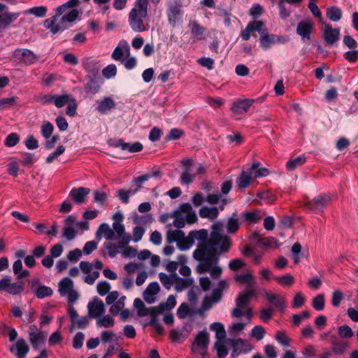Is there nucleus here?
I'll list each match as a JSON object with an SVG mask.
<instances>
[{
  "label": "nucleus",
  "instance_id": "1",
  "mask_svg": "<svg viewBox=\"0 0 358 358\" xmlns=\"http://www.w3.org/2000/svg\"><path fill=\"white\" fill-rule=\"evenodd\" d=\"M231 241L227 236L221 233V225L215 224L210 233L209 240L203 243H199L194 251L193 257L199 262L196 267L199 273L208 272L214 279H218L222 269L217 265L218 257L217 255V247L221 252H227L230 248Z\"/></svg>",
  "mask_w": 358,
  "mask_h": 358
},
{
  "label": "nucleus",
  "instance_id": "2",
  "mask_svg": "<svg viewBox=\"0 0 358 358\" xmlns=\"http://www.w3.org/2000/svg\"><path fill=\"white\" fill-rule=\"evenodd\" d=\"M148 0H136L134 7L128 16V22L131 29L135 32L147 31L149 24L145 22L148 16Z\"/></svg>",
  "mask_w": 358,
  "mask_h": 358
},
{
  "label": "nucleus",
  "instance_id": "3",
  "mask_svg": "<svg viewBox=\"0 0 358 358\" xmlns=\"http://www.w3.org/2000/svg\"><path fill=\"white\" fill-rule=\"evenodd\" d=\"M255 294V289L247 288L238 294L236 299V307L231 312L233 317L238 318L242 316H245L249 320L252 317L253 311L248 305Z\"/></svg>",
  "mask_w": 358,
  "mask_h": 358
},
{
  "label": "nucleus",
  "instance_id": "4",
  "mask_svg": "<svg viewBox=\"0 0 358 358\" xmlns=\"http://www.w3.org/2000/svg\"><path fill=\"white\" fill-rule=\"evenodd\" d=\"M59 10H55V15L46 19L43 22L45 28L48 29L52 34H57L73 26L70 21L63 15H61Z\"/></svg>",
  "mask_w": 358,
  "mask_h": 358
},
{
  "label": "nucleus",
  "instance_id": "5",
  "mask_svg": "<svg viewBox=\"0 0 358 358\" xmlns=\"http://www.w3.org/2000/svg\"><path fill=\"white\" fill-rule=\"evenodd\" d=\"M79 267L83 273L87 274L84 278V281L88 285H93L99 277V271L103 268V264L98 259L95 260L93 264L82 261L79 264Z\"/></svg>",
  "mask_w": 358,
  "mask_h": 358
},
{
  "label": "nucleus",
  "instance_id": "6",
  "mask_svg": "<svg viewBox=\"0 0 358 358\" xmlns=\"http://www.w3.org/2000/svg\"><path fill=\"white\" fill-rule=\"evenodd\" d=\"M80 0H69L66 3L56 8L55 10H59L61 15L68 19L72 24L80 18L83 12L78 10Z\"/></svg>",
  "mask_w": 358,
  "mask_h": 358
},
{
  "label": "nucleus",
  "instance_id": "7",
  "mask_svg": "<svg viewBox=\"0 0 358 358\" xmlns=\"http://www.w3.org/2000/svg\"><path fill=\"white\" fill-rule=\"evenodd\" d=\"M208 232L205 229L199 231H192L187 236H183L177 243L178 248L181 250H187L189 249L194 243L195 239L203 241L206 240Z\"/></svg>",
  "mask_w": 358,
  "mask_h": 358
},
{
  "label": "nucleus",
  "instance_id": "8",
  "mask_svg": "<svg viewBox=\"0 0 358 358\" xmlns=\"http://www.w3.org/2000/svg\"><path fill=\"white\" fill-rule=\"evenodd\" d=\"M59 292L61 296H66L69 303H75L78 294L73 289V282L69 278H64L59 282Z\"/></svg>",
  "mask_w": 358,
  "mask_h": 358
},
{
  "label": "nucleus",
  "instance_id": "9",
  "mask_svg": "<svg viewBox=\"0 0 358 358\" xmlns=\"http://www.w3.org/2000/svg\"><path fill=\"white\" fill-rule=\"evenodd\" d=\"M182 6L181 0H173L169 1L167 3L166 15L169 24L173 27H175L180 19Z\"/></svg>",
  "mask_w": 358,
  "mask_h": 358
},
{
  "label": "nucleus",
  "instance_id": "10",
  "mask_svg": "<svg viewBox=\"0 0 358 358\" xmlns=\"http://www.w3.org/2000/svg\"><path fill=\"white\" fill-rule=\"evenodd\" d=\"M267 30L263 21L254 20L247 24L245 29L241 31V36L243 40L248 41L253 31H257L262 36Z\"/></svg>",
  "mask_w": 358,
  "mask_h": 358
},
{
  "label": "nucleus",
  "instance_id": "11",
  "mask_svg": "<svg viewBox=\"0 0 358 358\" xmlns=\"http://www.w3.org/2000/svg\"><path fill=\"white\" fill-rule=\"evenodd\" d=\"M330 201V196L326 194L319 195L306 203V207L310 210L321 212Z\"/></svg>",
  "mask_w": 358,
  "mask_h": 358
},
{
  "label": "nucleus",
  "instance_id": "12",
  "mask_svg": "<svg viewBox=\"0 0 358 358\" xmlns=\"http://www.w3.org/2000/svg\"><path fill=\"white\" fill-rule=\"evenodd\" d=\"M112 229L115 234L116 240L119 239L120 247H124L129 243L131 237L129 234L125 232L124 226L122 223L113 222Z\"/></svg>",
  "mask_w": 358,
  "mask_h": 358
},
{
  "label": "nucleus",
  "instance_id": "13",
  "mask_svg": "<svg viewBox=\"0 0 358 358\" xmlns=\"http://www.w3.org/2000/svg\"><path fill=\"white\" fill-rule=\"evenodd\" d=\"M313 27L314 24L312 20H302L297 25L296 33L301 37L303 41L309 40L310 34L313 31Z\"/></svg>",
  "mask_w": 358,
  "mask_h": 358
},
{
  "label": "nucleus",
  "instance_id": "14",
  "mask_svg": "<svg viewBox=\"0 0 358 358\" xmlns=\"http://www.w3.org/2000/svg\"><path fill=\"white\" fill-rule=\"evenodd\" d=\"M87 308L89 316L92 318H98L105 312L103 302L98 298L89 303Z\"/></svg>",
  "mask_w": 358,
  "mask_h": 358
},
{
  "label": "nucleus",
  "instance_id": "15",
  "mask_svg": "<svg viewBox=\"0 0 358 358\" xmlns=\"http://www.w3.org/2000/svg\"><path fill=\"white\" fill-rule=\"evenodd\" d=\"M323 38L327 45H333L340 38V29H334L331 24H326L323 30Z\"/></svg>",
  "mask_w": 358,
  "mask_h": 358
},
{
  "label": "nucleus",
  "instance_id": "16",
  "mask_svg": "<svg viewBox=\"0 0 358 358\" xmlns=\"http://www.w3.org/2000/svg\"><path fill=\"white\" fill-rule=\"evenodd\" d=\"M234 351L232 356H237L241 353H247L252 349L251 344L243 339L237 338L232 341Z\"/></svg>",
  "mask_w": 358,
  "mask_h": 358
},
{
  "label": "nucleus",
  "instance_id": "17",
  "mask_svg": "<svg viewBox=\"0 0 358 358\" xmlns=\"http://www.w3.org/2000/svg\"><path fill=\"white\" fill-rule=\"evenodd\" d=\"M29 351V347L24 338H20L15 345L10 348V352L17 358H25Z\"/></svg>",
  "mask_w": 358,
  "mask_h": 358
},
{
  "label": "nucleus",
  "instance_id": "18",
  "mask_svg": "<svg viewBox=\"0 0 358 358\" xmlns=\"http://www.w3.org/2000/svg\"><path fill=\"white\" fill-rule=\"evenodd\" d=\"M253 103L254 100L250 99L238 100L233 103L231 109L234 114L241 115L247 113Z\"/></svg>",
  "mask_w": 358,
  "mask_h": 358
},
{
  "label": "nucleus",
  "instance_id": "19",
  "mask_svg": "<svg viewBox=\"0 0 358 358\" xmlns=\"http://www.w3.org/2000/svg\"><path fill=\"white\" fill-rule=\"evenodd\" d=\"M90 192V189L89 188L80 187L78 188H73L69 195L76 203L81 204L86 201V197Z\"/></svg>",
  "mask_w": 358,
  "mask_h": 358
},
{
  "label": "nucleus",
  "instance_id": "20",
  "mask_svg": "<svg viewBox=\"0 0 358 358\" xmlns=\"http://www.w3.org/2000/svg\"><path fill=\"white\" fill-rule=\"evenodd\" d=\"M102 237H104L106 240L113 241L116 240L115 234L114 231L110 227L108 224H101L98 230L96 232V238L100 241Z\"/></svg>",
  "mask_w": 358,
  "mask_h": 358
},
{
  "label": "nucleus",
  "instance_id": "21",
  "mask_svg": "<svg viewBox=\"0 0 358 358\" xmlns=\"http://www.w3.org/2000/svg\"><path fill=\"white\" fill-rule=\"evenodd\" d=\"M159 285L157 282L150 283L143 292L144 300L149 303H154L156 299L155 295L159 292Z\"/></svg>",
  "mask_w": 358,
  "mask_h": 358
},
{
  "label": "nucleus",
  "instance_id": "22",
  "mask_svg": "<svg viewBox=\"0 0 358 358\" xmlns=\"http://www.w3.org/2000/svg\"><path fill=\"white\" fill-rule=\"evenodd\" d=\"M265 296L268 301L273 306V309L275 308L279 310H282L287 306L285 299L280 295L270 294L266 292Z\"/></svg>",
  "mask_w": 358,
  "mask_h": 358
},
{
  "label": "nucleus",
  "instance_id": "23",
  "mask_svg": "<svg viewBox=\"0 0 358 358\" xmlns=\"http://www.w3.org/2000/svg\"><path fill=\"white\" fill-rule=\"evenodd\" d=\"M113 145L120 148L122 150H128L130 152H138L143 150V145L139 142L134 143H125L122 139L115 141Z\"/></svg>",
  "mask_w": 358,
  "mask_h": 358
},
{
  "label": "nucleus",
  "instance_id": "24",
  "mask_svg": "<svg viewBox=\"0 0 358 358\" xmlns=\"http://www.w3.org/2000/svg\"><path fill=\"white\" fill-rule=\"evenodd\" d=\"M188 26L195 40L200 41L205 38V34L206 31V29L205 27L201 26L196 21L194 20L190 21Z\"/></svg>",
  "mask_w": 358,
  "mask_h": 358
},
{
  "label": "nucleus",
  "instance_id": "25",
  "mask_svg": "<svg viewBox=\"0 0 358 358\" xmlns=\"http://www.w3.org/2000/svg\"><path fill=\"white\" fill-rule=\"evenodd\" d=\"M208 334L205 331H200L195 338L194 345H196L201 350V355L203 356V357H204L206 355V349L208 346Z\"/></svg>",
  "mask_w": 358,
  "mask_h": 358
},
{
  "label": "nucleus",
  "instance_id": "26",
  "mask_svg": "<svg viewBox=\"0 0 358 358\" xmlns=\"http://www.w3.org/2000/svg\"><path fill=\"white\" fill-rule=\"evenodd\" d=\"M182 215L185 216L187 224H193L197 221L195 212L192 210L191 205L188 203H182L180 206Z\"/></svg>",
  "mask_w": 358,
  "mask_h": 358
},
{
  "label": "nucleus",
  "instance_id": "27",
  "mask_svg": "<svg viewBox=\"0 0 358 358\" xmlns=\"http://www.w3.org/2000/svg\"><path fill=\"white\" fill-rule=\"evenodd\" d=\"M124 53L129 54V47L126 41H121L114 50L112 58L116 61H121Z\"/></svg>",
  "mask_w": 358,
  "mask_h": 358
},
{
  "label": "nucleus",
  "instance_id": "28",
  "mask_svg": "<svg viewBox=\"0 0 358 358\" xmlns=\"http://www.w3.org/2000/svg\"><path fill=\"white\" fill-rule=\"evenodd\" d=\"M15 56L20 55L22 62L26 65L34 64L37 61V56L31 50L27 49L17 50L15 52Z\"/></svg>",
  "mask_w": 358,
  "mask_h": 358
},
{
  "label": "nucleus",
  "instance_id": "29",
  "mask_svg": "<svg viewBox=\"0 0 358 358\" xmlns=\"http://www.w3.org/2000/svg\"><path fill=\"white\" fill-rule=\"evenodd\" d=\"M190 329H187V326H185L182 330L173 329L170 331V337L174 342H182L189 335Z\"/></svg>",
  "mask_w": 358,
  "mask_h": 358
},
{
  "label": "nucleus",
  "instance_id": "30",
  "mask_svg": "<svg viewBox=\"0 0 358 358\" xmlns=\"http://www.w3.org/2000/svg\"><path fill=\"white\" fill-rule=\"evenodd\" d=\"M279 41L280 39L277 36L269 34L268 30L263 32L262 35L260 36V45L264 49L268 48L271 44L276 43Z\"/></svg>",
  "mask_w": 358,
  "mask_h": 358
},
{
  "label": "nucleus",
  "instance_id": "31",
  "mask_svg": "<svg viewBox=\"0 0 358 358\" xmlns=\"http://www.w3.org/2000/svg\"><path fill=\"white\" fill-rule=\"evenodd\" d=\"M150 178V176L149 174H145V175H142L141 176L134 178L133 180V183L135 185V187L131 188V189L127 190L129 196H130L136 194L142 188V184L143 182H145V181H147Z\"/></svg>",
  "mask_w": 358,
  "mask_h": 358
},
{
  "label": "nucleus",
  "instance_id": "32",
  "mask_svg": "<svg viewBox=\"0 0 358 358\" xmlns=\"http://www.w3.org/2000/svg\"><path fill=\"white\" fill-rule=\"evenodd\" d=\"M115 106V101L110 97H105L99 101V106L96 110L101 114H105Z\"/></svg>",
  "mask_w": 358,
  "mask_h": 358
},
{
  "label": "nucleus",
  "instance_id": "33",
  "mask_svg": "<svg viewBox=\"0 0 358 358\" xmlns=\"http://www.w3.org/2000/svg\"><path fill=\"white\" fill-rule=\"evenodd\" d=\"M331 349L336 355H343L348 348V343L338 340L336 336L331 338Z\"/></svg>",
  "mask_w": 358,
  "mask_h": 358
},
{
  "label": "nucleus",
  "instance_id": "34",
  "mask_svg": "<svg viewBox=\"0 0 358 358\" xmlns=\"http://www.w3.org/2000/svg\"><path fill=\"white\" fill-rule=\"evenodd\" d=\"M29 341L34 349H37L40 343H43L45 341V334L43 331L34 332L29 331Z\"/></svg>",
  "mask_w": 358,
  "mask_h": 358
},
{
  "label": "nucleus",
  "instance_id": "35",
  "mask_svg": "<svg viewBox=\"0 0 358 358\" xmlns=\"http://www.w3.org/2000/svg\"><path fill=\"white\" fill-rule=\"evenodd\" d=\"M175 280H174V285H175V289L177 292H181L184 290L185 289H187L192 286L193 284V280L192 278H180L177 273L176 274Z\"/></svg>",
  "mask_w": 358,
  "mask_h": 358
},
{
  "label": "nucleus",
  "instance_id": "36",
  "mask_svg": "<svg viewBox=\"0 0 358 358\" xmlns=\"http://www.w3.org/2000/svg\"><path fill=\"white\" fill-rule=\"evenodd\" d=\"M19 16V13H4L0 15V28H6L14 22Z\"/></svg>",
  "mask_w": 358,
  "mask_h": 358
},
{
  "label": "nucleus",
  "instance_id": "37",
  "mask_svg": "<svg viewBox=\"0 0 358 358\" xmlns=\"http://www.w3.org/2000/svg\"><path fill=\"white\" fill-rule=\"evenodd\" d=\"M252 178L253 176L252 171H250L248 173L245 171L242 172L236 181L238 187L240 189H245L250 184Z\"/></svg>",
  "mask_w": 358,
  "mask_h": 358
},
{
  "label": "nucleus",
  "instance_id": "38",
  "mask_svg": "<svg viewBox=\"0 0 358 358\" xmlns=\"http://www.w3.org/2000/svg\"><path fill=\"white\" fill-rule=\"evenodd\" d=\"M199 213L200 217L202 218L214 220L217 217L219 212L217 208L215 207L208 208L203 206L199 210Z\"/></svg>",
  "mask_w": 358,
  "mask_h": 358
},
{
  "label": "nucleus",
  "instance_id": "39",
  "mask_svg": "<svg viewBox=\"0 0 358 358\" xmlns=\"http://www.w3.org/2000/svg\"><path fill=\"white\" fill-rule=\"evenodd\" d=\"M196 173L191 167L184 168L180 176V182L183 185H189L193 182Z\"/></svg>",
  "mask_w": 358,
  "mask_h": 358
},
{
  "label": "nucleus",
  "instance_id": "40",
  "mask_svg": "<svg viewBox=\"0 0 358 358\" xmlns=\"http://www.w3.org/2000/svg\"><path fill=\"white\" fill-rule=\"evenodd\" d=\"M306 162V157L304 156H299L295 158H291L286 163V168L288 171H294L296 168L301 166Z\"/></svg>",
  "mask_w": 358,
  "mask_h": 358
},
{
  "label": "nucleus",
  "instance_id": "41",
  "mask_svg": "<svg viewBox=\"0 0 358 358\" xmlns=\"http://www.w3.org/2000/svg\"><path fill=\"white\" fill-rule=\"evenodd\" d=\"M176 273L171 274L168 275L166 273H160L159 274V278L164 288L169 290L171 287L174 285L175 276Z\"/></svg>",
  "mask_w": 358,
  "mask_h": 358
},
{
  "label": "nucleus",
  "instance_id": "42",
  "mask_svg": "<svg viewBox=\"0 0 358 358\" xmlns=\"http://www.w3.org/2000/svg\"><path fill=\"white\" fill-rule=\"evenodd\" d=\"M273 279L283 287H291L295 282L294 278L288 273L281 276H275Z\"/></svg>",
  "mask_w": 358,
  "mask_h": 358
},
{
  "label": "nucleus",
  "instance_id": "43",
  "mask_svg": "<svg viewBox=\"0 0 358 358\" xmlns=\"http://www.w3.org/2000/svg\"><path fill=\"white\" fill-rule=\"evenodd\" d=\"M327 16L330 20L337 22L340 20L342 17V11L339 8L332 6L327 8Z\"/></svg>",
  "mask_w": 358,
  "mask_h": 358
},
{
  "label": "nucleus",
  "instance_id": "44",
  "mask_svg": "<svg viewBox=\"0 0 358 358\" xmlns=\"http://www.w3.org/2000/svg\"><path fill=\"white\" fill-rule=\"evenodd\" d=\"M163 309L162 308V306H154L151 307L148 315L150 316V321L149 322V324L152 327L155 325V324H158L159 320L157 318V315L163 313Z\"/></svg>",
  "mask_w": 358,
  "mask_h": 358
},
{
  "label": "nucleus",
  "instance_id": "45",
  "mask_svg": "<svg viewBox=\"0 0 358 358\" xmlns=\"http://www.w3.org/2000/svg\"><path fill=\"white\" fill-rule=\"evenodd\" d=\"M134 306L138 310V315L140 317H145L148 315L150 308H146L144 303L140 299H135Z\"/></svg>",
  "mask_w": 358,
  "mask_h": 358
},
{
  "label": "nucleus",
  "instance_id": "46",
  "mask_svg": "<svg viewBox=\"0 0 358 358\" xmlns=\"http://www.w3.org/2000/svg\"><path fill=\"white\" fill-rule=\"evenodd\" d=\"M184 236V232L181 230H169L166 234L167 242L171 243L176 241L178 243L179 240Z\"/></svg>",
  "mask_w": 358,
  "mask_h": 358
},
{
  "label": "nucleus",
  "instance_id": "47",
  "mask_svg": "<svg viewBox=\"0 0 358 358\" xmlns=\"http://www.w3.org/2000/svg\"><path fill=\"white\" fill-rule=\"evenodd\" d=\"M103 246L107 250L108 256L112 258L115 257L119 252H121L120 249L123 248L120 247L119 243L116 245L111 242H106Z\"/></svg>",
  "mask_w": 358,
  "mask_h": 358
},
{
  "label": "nucleus",
  "instance_id": "48",
  "mask_svg": "<svg viewBox=\"0 0 358 358\" xmlns=\"http://www.w3.org/2000/svg\"><path fill=\"white\" fill-rule=\"evenodd\" d=\"M53 130V124L48 121L44 122L41 127V135L46 140H48L52 136Z\"/></svg>",
  "mask_w": 358,
  "mask_h": 358
},
{
  "label": "nucleus",
  "instance_id": "49",
  "mask_svg": "<svg viewBox=\"0 0 358 358\" xmlns=\"http://www.w3.org/2000/svg\"><path fill=\"white\" fill-rule=\"evenodd\" d=\"M258 243L266 248H275L278 247L277 240L273 237L259 238Z\"/></svg>",
  "mask_w": 358,
  "mask_h": 358
},
{
  "label": "nucleus",
  "instance_id": "50",
  "mask_svg": "<svg viewBox=\"0 0 358 358\" xmlns=\"http://www.w3.org/2000/svg\"><path fill=\"white\" fill-rule=\"evenodd\" d=\"M100 85L95 78H90L89 82L85 85V90L87 93L95 94L99 91Z\"/></svg>",
  "mask_w": 358,
  "mask_h": 358
},
{
  "label": "nucleus",
  "instance_id": "51",
  "mask_svg": "<svg viewBox=\"0 0 358 358\" xmlns=\"http://www.w3.org/2000/svg\"><path fill=\"white\" fill-rule=\"evenodd\" d=\"M236 280L241 283H246L247 288L254 289L255 282L254 281L253 276L250 273L241 274L236 276Z\"/></svg>",
  "mask_w": 358,
  "mask_h": 358
},
{
  "label": "nucleus",
  "instance_id": "52",
  "mask_svg": "<svg viewBox=\"0 0 358 358\" xmlns=\"http://www.w3.org/2000/svg\"><path fill=\"white\" fill-rule=\"evenodd\" d=\"M260 164L255 162L252 164L250 171L252 172V176L255 177L266 176L268 174V170L266 168H259Z\"/></svg>",
  "mask_w": 358,
  "mask_h": 358
},
{
  "label": "nucleus",
  "instance_id": "53",
  "mask_svg": "<svg viewBox=\"0 0 358 358\" xmlns=\"http://www.w3.org/2000/svg\"><path fill=\"white\" fill-rule=\"evenodd\" d=\"M69 94L55 95L54 96V104L57 108H62L69 103L71 100Z\"/></svg>",
  "mask_w": 358,
  "mask_h": 358
},
{
  "label": "nucleus",
  "instance_id": "54",
  "mask_svg": "<svg viewBox=\"0 0 358 358\" xmlns=\"http://www.w3.org/2000/svg\"><path fill=\"white\" fill-rule=\"evenodd\" d=\"M125 299L126 297L123 296L120 297L116 302L115 301V303H113L110 308V312L113 315H117L119 312L124 308Z\"/></svg>",
  "mask_w": 358,
  "mask_h": 358
},
{
  "label": "nucleus",
  "instance_id": "55",
  "mask_svg": "<svg viewBox=\"0 0 358 358\" xmlns=\"http://www.w3.org/2000/svg\"><path fill=\"white\" fill-rule=\"evenodd\" d=\"M115 322L113 318L110 315H105L102 318H99L96 321L98 327L110 328L114 326Z\"/></svg>",
  "mask_w": 358,
  "mask_h": 358
},
{
  "label": "nucleus",
  "instance_id": "56",
  "mask_svg": "<svg viewBox=\"0 0 358 358\" xmlns=\"http://www.w3.org/2000/svg\"><path fill=\"white\" fill-rule=\"evenodd\" d=\"M153 217L150 214H145L144 215L136 216L134 217V222L138 225H147L153 222Z\"/></svg>",
  "mask_w": 358,
  "mask_h": 358
},
{
  "label": "nucleus",
  "instance_id": "57",
  "mask_svg": "<svg viewBox=\"0 0 358 358\" xmlns=\"http://www.w3.org/2000/svg\"><path fill=\"white\" fill-rule=\"evenodd\" d=\"M24 290V283L23 282H17L14 283H10V286L7 290V292L13 294L17 295L22 292Z\"/></svg>",
  "mask_w": 358,
  "mask_h": 358
},
{
  "label": "nucleus",
  "instance_id": "58",
  "mask_svg": "<svg viewBox=\"0 0 358 358\" xmlns=\"http://www.w3.org/2000/svg\"><path fill=\"white\" fill-rule=\"evenodd\" d=\"M312 306L316 310H322L324 308V296L322 294H317L313 299Z\"/></svg>",
  "mask_w": 358,
  "mask_h": 358
},
{
  "label": "nucleus",
  "instance_id": "59",
  "mask_svg": "<svg viewBox=\"0 0 358 358\" xmlns=\"http://www.w3.org/2000/svg\"><path fill=\"white\" fill-rule=\"evenodd\" d=\"M47 11V8L41 6L31 8L26 13L34 15L36 17H43L46 15Z\"/></svg>",
  "mask_w": 358,
  "mask_h": 358
},
{
  "label": "nucleus",
  "instance_id": "60",
  "mask_svg": "<svg viewBox=\"0 0 358 358\" xmlns=\"http://www.w3.org/2000/svg\"><path fill=\"white\" fill-rule=\"evenodd\" d=\"M174 217L173 225L176 227L180 229L185 227L187 222L185 221V216L182 215L180 209L178 211L175 212Z\"/></svg>",
  "mask_w": 358,
  "mask_h": 358
},
{
  "label": "nucleus",
  "instance_id": "61",
  "mask_svg": "<svg viewBox=\"0 0 358 358\" xmlns=\"http://www.w3.org/2000/svg\"><path fill=\"white\" fill-rule=\"evenodd\" d=\"M192 315L193 313L191 311L189 306L185 303H182L177 310V316L180 319L185 318L187 315Z\"/></svg>",
  "mask_w": 358,
  "mask_h": 358
},
{
  "label": "nucleus",
  "instance_id": "62",
  "mask_svg": "<svg viewBox=\"0 0 358 358\" xmlns=\"http://www.w3.org/2000/svg\"><path fill=\"white\" fill-rule=\"evenodd\" d=\"M52 294V290L50 287L42 285L39 286L36 291V295L39 299H43L47 296H50Z\"/></svg>",
  "mask_w": 358,
  "mask_h": 358
},
{
  "label": "nucleus",
  "instance_id": "63",
  "mask_svg": "<svg viewBox=\"0 0 358 358\" xmlns=\"http://www.w3.org/2000/svg\"><path fill=\"white\" fill-rule=\"evenodd\" d=\"M274 309L273 307L264 308L261 309L259 317L263 322H268L273 315Z\"/></svg>",
  "mask_w": 358,
  "mask_h": 358
},
{
  "label": "nucleus",
  "instance_id": "64",
  "mask_svg": "<svg viewBox=\"0 0 358 358\" xmlns=\"http://www.w3.org/2000/svg\"><path fill=\"white\" fill-rule=\"evenodd\" d=\"M264 352L266 358H277L278 352L275 346L267 344L264 347Z\"/></svg>",
  "mask_w": 358,
  "mask_h": 358
}]
</instances>
